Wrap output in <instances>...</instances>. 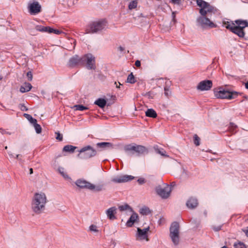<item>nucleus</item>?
Here are the masks:
<instances>
[{"label": "nucleus", "instance_id": "1", "mask_svg": "<svg viewBox=\"0 0 248 248\" xmlns=\"http://www.w3.org/2000/svg\"><path fill=\"white\" fill-rule=\"evenodd\" d=\"M47 202V198L45 193L42 192L35 193L31 203L32 212L37 214H41L45 210Z\"/></svg>", "mask_w": 248, "mask_h": 248}, {"label": "nucleus", "instance_id": "2", "mask_svg": "<svg viewBox=\"0 0 248 248\" xmlns=\"http://www.w3.org/2000/svg\"><path fill=\"white\" fill-rule=\"evenodd\" d=\"M107 26V23L105 20L94 21L89 24L86 29V33H99L105 29Z\"/></svg>", "mask_w": 248, "mask_h": 248}, {"label": "nucleus", "instance_id": "3", "mask_svg": "<svg viewBox=\"0 0 248 248\" xmlns=\"http://www.w3.org/2000/svg\"><path fill=\"white\" fill-rule=\"evenodd\" d=\"M198 6L201 7L199 12L201 16H211L216 11V8L203 0H196Z\"/></svg>", "mask_w": 248, "mask_h": 248}, {"label": "nucleus", "instance_id": "4", "mask_svg": "<svg viewBox=\"0 0 248 248\" xmlns=\"http://www.w3.org/2000/svg\"><path fill=\"white\" fill-rule=\"evenodd\" d=\"M215 95L218 98L232 99L236 98L238 93L231 91L223 88H219L214 92Z\"/></svg>", "mask_w": 248, "mask_h": 248}, {"label": "nucleus", "instance_id": "5", "mask_svg": "<svg viewBox=\"0 0 248 248\" xmlns=\"http://www.w3.org/2000/svg\"><path fill=\"white\" fill-rule=\"evenodd\" d=\"M156 194L162 199H167L170 197L172 191V187L166 183L156 186L155 188Z\"/></svg>", "mask_w": 248, "mask_h": 248}, {"label": "nucleus", "instance_id": "6", "mask_svg": "<svg viewBox=\"0 0 248 248\" xmlns=\"http://www.w3.org/2000/svg\"><path fill=\"white\" fill-rule=\"evenodd\" d=\"M78 155V157L81 159H88L94 156L96 154V151L91 146L88 145L82 148Z\"/></svg>", "mask_w": 248, "mask_h": 248}, {"label": "nucleus", "instance_id": "7", "mask_svg": "<svg viewBox=\"0 0 248 248\" xmlns=\"http://www.w3.org/2000/svg\"><path fill=\"white\" fill-rule=\"evenodd\" d=\"M208 16H200L197 19V22L198 25L202 28H214L216 27L215 24L211 21L210 17Z\"/></svg>", "mask_w": 248, "mask_h": 248}, {"label": "nucleus", "instance_id": "8", "mask_svg": "<svg viewBox=\"0 0 248 248\" xmlns=\"http://www.w3.org/2000/svg\"><path fill=\"white\" fill-rule=\"evenodd\" d=\"M86 64L88 69H94L95 58L91 54H87L82 56V65Z\"/></svg>", "mask_w": 248, "mask_h": 248}, {"label": "nucleus", "instance_id": "9", "mask_svg": "<svg viewBox=\"0 0 248 248\" xmlns=\"http://www.w3.org/2000/svg\"><path fill=\"white\" fill-rule=\"evenodd\" d=\"M149 229L150 227L149 226L142 229L138 228L137 232L135 235L136 240L138 241L145 240L146 241H148V232Z\"/></svg>", "mask_w": 248, "mask_h": 248}, {"label": "nucleus", "instance_id": "10", "mask_svg": "<svg viewBox=\"0 0 248 248\" xmlns=\"http://www.w3.org/2000/svg\"><path fill=\"white\" fill-rule=\"evenodd\" d=\"M29 12L31 15H35L41 12V6L38 2L35 1L28 4Z\"/></svg>", "mask_w": 248, "mask_h": 248}, {"label": "nucleus", "instance_id": "11", "mask_svg": "<svg viewBox=\"0 0 248 248\" xmlns=\"http://www.w3.org/2000/svg\"><path fill=\"white\" fill-rule=\"evenodd\" d=\"M212 81L205 80L201 81L197 86V89L202 91H208L212 87Z\"/></svg>", "mask_w": 248, "mask_h": 248}, {"label": "nucleus", "instance_id": "12", "mask_svg": "<svg viewBox=\"0 0 248 248\" xmlns=\"http://www.w3.org/2000/svg\"><path fill=\"white\" fill-rule=\"evenodd\" d=\"M125 150L128 151H135L139 154L144 153L146 151V148L141 145H129L125 147Z\"/></svg>", "mask_w": 248, "mask_h": 248}, {"label": "nucleus", "instance_id": "13", "mask_svg": "<svg viewBox=\"0 0 248 248\" xmlns=\"http://www.w3.org/2000/svg\"><path fill=\"white\" fill-rule=\"evenodd\" d=\"M134 178V177L131 175H124L117 176L112 179V181L115 183H124L131 180Z\"/></svg>", "mask_w": 248, "mask_h": 248}, {"label": "nucleus", "instance_id": "14", "mask_svg": "<svg viewBox=\"0 0 248 248\" xmlns=\"http://www.w3.org/2000/svg\"><path fill=\"white\" fill-rule=\"evenodd\" d=\"M68 64L72 67L82 65V57H79L77 55L73 56L69 59Z\"/></svg>", "mask_w": 248, "mask_h": 248}, {"label": "nucleus", "instance_id": "15", "mask_svg": "<svg viewBox=\"0 0 248 248\" xmlns=\"http://www.w3.org/2000/svg\"><path fill=\"white\" fill-rule=\"evenodd\" d=\"M76 185L81 188H86L90 190L91 183L83 179H78L75 183Z\"/></svg>", "mask_w": 248, "mask_h": 248}, {"label": "nucleus", "instance_id": "16", "mask_svg": "<svg viewBox=\"0 0 248 248\" xmlns=\"http://www.w3.org/2000/svg\"><path fill=\"white\" fill-rule=\"evenodd\" d=\"M116 214V208L112 207L106 211V214L108 218L110 220H114L116 218L115 214Z\"/></svg>", "mask_w": 248, "mask_h": 248}, {"label": "nucleus", "instance_id": "17", "mask_svg": "<svg viewBox=\"0 0 248 248\" xmlns=\"http://www.w3.org/2000/svg\"><path fill=\"white\" fill-rule=\"evenodd\" d=\"M180 233V226L178 222H173L170 228V234Z\"/></svg>", "mask_w": 248, "mask_h": 248}, {"label": "nucleus", "instance_id": "18", "mask_svg": "<svg viewBox=\"0 0 248 248\" xmlns=\"http://www.w3.org/2000/svg\"><path fill=\"white\" fill-rule=\"evenodd\" d=\"M198 202L197 199L195 198H190L186 202V206L189 209H194L198 205Z\"/></svg>", "mask_w": 248, "mask_h": 248}, {"label": "nucleus", "instance_id": "19", "mask_svg": "<svg viewBox=\"0 0 248 248\" xmlns=\"http://www.w3.org/2000/svg\"><path fill=\"white\" fill-rule=\"evenodd\" d=\"M138 219V215L137 214L134 212H132V214L130 216V217L127 220L126 222V226L129 227H132L134 223L136 222V221Z\"/></svg>", "mask_w": 248, "mask_h": 248}, {"label": "nucleus", "instance_id": "20", "mask_svg": "<svg viewBox=\"0 0 248 248\" xmlns=\"http://www.w3.org/2000/svg\"><path fill=\"white\" fill-rule=\"evenodd\" d=\"M57 171L63 177V178L68 181H71L72 179L67 174L65 169L62 167H59Z\"/></svg>", "mask_w": 248, "mask_h": 248}, {"label": "nucleus", "instance_id": "21", "mask_svg": "<svg viewBox=\"0 0 248 248\" xmlns=\"http://www.w3.org/2000/svg\"><path fill=\"white\" fill-rule=\"evenodd\" d=\"M170 238L173 245L177 246L180 241V233L169 235Z\"/></svg>", "mask_w": 248, "mask_h": 248}, {"label": "nucleus", "instance_id": "22", "mask_svg": "<svg viewBox=\"0 0 248 248\" xmlns=\"http://www.w3.org/2000/svg\"><path fill=\"white\" fill-rule=\"evenodd\" d=\"M234 33L237 34L240 37H243L245 36V32L243 30L240 28L235 26L232 31Z\"/></svg>", "mask_w": 248, "mask_h": 248}, {"label": "nucleus", "instance_id": "23", "mask_svg": "<svg viewBox=\"0 0 248 248\" xmlns=\"http://www.w3.org/2000/svg\"><path fill=\"white\" fill-rule=\"evenodd\" d=\"M96 146L103 149H107L112 147V145L111 143L107 142L97 143Z\"/></svg>", "mask_w": 248, "mask_h": 248}, {"label": "nucleus", "instance_id": "24", "mask_svg": "<svg viewBox=\"0 0 248 248\" xmlns=\"http://www.w3.org/2000/svg\"><path fill=\"white\" fill-rule=\"evenodd\" d=\"M32 88L31 85L29 83H25L20 88L21 93H25L30 91Z\"/></svg>", "mask_w": 248, "mask_h": 248}, {"label": "nucleus", "instance_id": "25", "mask_svg": "<svg viewBox=\"0 0 248 248\" xmlns=\"http://www.w3.org/2000/svg\"><path fill=\"white\" fill-rule=\"evenodd\" d=\"M104 189L103 185H94L91 183L90 190H93L95 192H99Z\"/></svg>", "mask_w": 248, "mask_h": 248}, {"label": "nucleus", "instance_id": "26", "mask_svg": "<svg viewBox=\"0 0 248 248\" xmlns=\"http://www.w3.org/2000/svg\"><path fill=\"white\" fill-rule=\"evenodd\" d=\"M119 209L121 212L126 211L127 213H132L133 210L132 208L128 205L124 204L119 206Z\"/></svg>", "mask_w": 248, "mask_h": 248}, {"label": "nucleus", "instance_id": "27", "mask_svg": "<svg viewBox=\"0 0 248 248\" xmlns=\"http://www.w3.org/2000/svg\"><path fill=\"white\" fill-rule=\"evenodd\" d=\"M235 22L237 25L236 26L241 28L243 30L245 27H247V21L246 20H236Z\"/></svg>", "mask_w": 248, "mask_h": 248}, {"label": "nucleus", "instance_id": "28", "mask_svg": "<svg viewBox=\"0 0 248 248\" xmlns=\"http://www.w3.org/2000/svg\"><path fill=\"white\" fill-rule=\"evenodd\" d=\"M107 103L106 101L104 99L99 98L96 100L94 104L97 106H98L101 108H103L105 107Z\"/></svg>", "mask_w": 248, "mask_h": 248}, {"label": "nucleus", "instance_id": "29", "mask_svg": "<svg viewBox=\"0 0 248 248\" xmlns=\"http://www.w3.org/2000/svg\"><path fill=\"white\" fill-rule=\"evenodd\" d=\"M77 148L76 146L71 145H67L63 148V151L65 152L74 153L75 150Z\"/></svg>", "mask_w": 248, "mask_h": 248}, {"label": "nucleus", "instance_id": "30", "mask_svg": "<svg viewBox=\"0 0 248 248\" xmlns=\"http://www.w3.org/2000/svg\"><path fill=\"white\" fill-rule=\"evenodd\" d=\"M146 116L152 118H155L157 116L156 112L152 108L148 109L145 112Z\"/></svg>", "mask_w": 248, "mask_h": 248}, {"label": "nucleus", "instance_id": "31", "mask_svg": "<svg viewBox=\"0 0 248 248\" xmlns=\"http://www.w3.org/2000/svg\"><path fill=\"white\" fill-rule=\"evenodd\" d=\"M49 27H45L41 25H36L35 29L41 32H48Z\"/></svg>", "mask_w": 248, "mask_h": 248}, {"label": "nucleus", "instance_id": "32", "mask_svg": "<svg viewBox=\"0 0 248 248\" xmlns=\"http://www.w3.org/2000/svg\"><path fill=\"white\" fill-rule=\"evenodd\" d=\"M223 24L226 28L230 30L231 31H232L233 28L235 26V24L232 22L225 21L223 22Z\"/></svg>", "mask_w": 248, "mask_h": 248}, {"label": "nucleus", "instance_id": "33", "mask_svg": "<svg viewBox=\"0 0 248 248\" xmlns=\"http://www.w3.org/2000/svg\"><path fill=\"white\" fill-rule=\"evenodd\" d=\"M23 116L31 124H33L35 122H37V120L35 119L32 118V117L28 114L25 113Z\"/></svg>", "mask_w": 248, "mask_h": 248}, {"label": "nucleus", "instance_id": "34", "mask_svg": "<svg viewBox=\"0 0 248 248\" xmlns=\"http://www.w3.org/2000/svg\"><path fill=\"white\" fill-rule=\"evenodd\" d=\"M140 212L143 215H147L150 214L151 211L148 208L144 207L140 209Z\"/></svg>", "mask_w": 248, "mask_h": 248}, {"label": "nucleus", "instance_id": "35", "mask_svg": "<svg viewBox=\"0 0 248 248\" xmlns=\"http://www.w3.org/2000/svg\"><path fill=\"white\" fill-rule=\"evenodd\" d=\"M127 82L130 83H134L135 82V78L132 73L128 75L127 78Z\"/></svg>", "mask_w": 248, "mask_h": 248}, {"label": "nucleus", "instance_id": "36", "mask_svg": "<svg viewBox=\"0 0 248 248\" xmlns=\"http://www.w3.org/2000/svg\"><path fill=\"white\" fill-rule=\"evenodd\" d=\"M33 125L35 129L36 132L37 134H39L42 131V128L41 126L37 123V122H35V123H33Z\"/></svg>", "mask_w": 248, "mask_h": 248}, {"label": "nucleus", "instance_id": "37", "mask_svg": "<svg viewBox=\"0 0 248 248\" xmlns=\"http://www.w3.org/2000/svg\"><path fill=\"white\" fill-rule=\"evenodd\" d=\"M74 108H75L76 110L83 111L87 109L88 108L81 105H76L74 106Z\"/></svg>", "mask_w": 248, "mask_h": 248}, {"label": "nucleus", "instance_id": "38", "mask_svg": "<svg viewBox=\"0 0 248 248\" xmlns=\"http://www.w3.org/2000/svg\"><path fill=\"white\" fill-rule=\"evenodd\" d=\"M137 6V2L136 0H133L131 1L128 5V8L130 10L135 9Z\"/></svg>", "mask_w": 248, "mask_h": 248}, {"label": "nucleus", "instance_id": "39", "mask_svg": "<svg viewBox=\"0 0 248 248\" xmlns=\"http://www.w3.org/2000/svg\"><path fill=\"white\" fill-rule=\"evenodd\" d=\"M48 33H53L56 34H60L62 33V31L58 30H55L53 28H49Z\"/></svg>", "mask_w": 248, "mask_h": 248}, {"label": "nucleus", "instance_id": "40", "mask_svg": "<svg viewBox=\"0 0 248 248\" xmlns=\"http://www.w3.org/2000/svg\"><path fill=\"white\" fill-rule=\"evenodd\" d=\"M155 149L157 153L161 155L162 156H166V152L163 149H159L157 147H155Z\"/></svg>", "mask_w": 248, "mask_h": 248}, {"label": "nucleus", "instance_id": "41", "mask_svg": "<svg viewBox=\"0 0 248 248\" xmlns=\"http://www.w3.org/2000/svg\"><path fill=\"white\" fill-rule=\"evenodd\" d=\"M89 230L91 232H99L97 226L93 224H92L91 226H90Z\"/></svg>", "mask_w": 248, "mask_h": 248}, {"label": "nucleus", "instance_id": "42", "mask_svg": "<svg viewBox=\"0 0 248 248\" xmlns=\"http://www.w3.org/2000/svg\"><path fill=\"white\" fill-rule=\"evenodd\" d=\"M234 248H247L245 245L243 243L239 242L234 244Z\"/></svg>", "mask_w": 248, "mask_h": 248}, {"label": "nucleus", "instance_id": "43", "mask_svg": "<svg viewBox=\"0 0 248 248\" xmlns=\"http://www.w3.org/2000/svg\"><path fill=\"white\" fill-rule=\"evenodd\" d=\"M200 138L197 135H195L194 136V144L196 146H199L200 145Z\"/></svg>", "mask_w": 248, "mask_h": 248}, {"label": "nucleus", "instance_id": "44", "mask_svg": "<svg viewBox=\"0 0 248 248\" xmlns=\"http://www.w3.org/2000/svg\"><path fill=\"white\" fill-rule=\"evenodd\" d=\"M237 127V126L233 124V123H230V126H229V130L231 132H233L234 129H235Z\"/></svg>", "mask_w": 248, "mask_h": 248}, {"label": "nucleus", "instance_id": "45", "mask_svg": "<svg viewBox=\"0 0 248 248\" xmlns=\"http://www.w3.org/2000/svg\"><path fill=\"white\" fill-rule=\"evenodd\" d=\"M19 108L22 110V111H27L28 110L27 108L25 106V105L24 104H20L19 105Z\"/></svg>", "mask_w": 248, "mask_h": 248}, {"label": "nucleus", "instance_id": "46", "mask_svg": "<svg viewBox=\"0 0 248 248\" xmlns=\"http://www.w3.org/2000/svg\"><path fill=\"white\" fill-rule=\"evenodd\" d=\"M164 91H165L164 93L166 96H168L170 94L171 92L169 90V88H168L167 87H165L164 88Z\"/></svg>", "mask_w": 248, "mask_h": 248}, {"label": "nucleus", "instance_id": "47", "mask_svg": "<svg viewBox=\"0 0 248 248\" xmlns=\"http://www.w3.org/2000/svg\"><path fill=\"white\" fill-rule=\"evenodd\" d=\"M55 134L57 135L56 139L60 141H62V135L58 132H56Z\"/></svg>", "mask_w": 248, "mask_h": 248}, {"label": "nucleus", "instance_id": "48", "mask_svg": "<svg viewBox=\"0 0 248 248\" xmlns=\"http://www.w3.org/2000/svg\"><path fill=\"white\" fill-rule=\"evenodd\" d=\"M137 182L139 183L140 185H142L145 183V180L143 178H140L138 179Z\"/></svg>", "mask_w": 248, "mask_h": 248}, {"label": "nucleus", "instance_id": "49", "mask_svg": "<svg viewBox=\"0 0 248 248\" xmlns=\"http://www.w3.org/2000/svg\"><path fill=\"white\" fill-rule=\"evenodd\" d=\"M27 76L30 81H31L32 79V75L31 71L27 72Z\"/></svg>", "mask_w": 248, "mask_h": 248}, {"label": "nucleus", "instance_id": "50", "mask_svg": "<svg viewBox=\"0 0 248 248\" xmlns=\"http://www.w3.org/2000/svg\"><path fill=\"white\" fill-rule=\"evenodd\" d=\"M22 155H17L16 156V158L21 163H22L23 161L21 159Z\"/></svg>", "mask_w": 248, "mask_h": 248}, {"label": "nucleus", "instance_id": "51", "mask_svg": "<svg viewBox=\"0 0 248 248\" xmlns=\"http://www.w3.org/2000/svg\"><path fill=\"white\" fill-rule=\"evenodd\" d=\"M221 226H218L217 227H213V228L215 231L217 232L221 230Z\"/></svg>", "mask_w": 248, "mask_h": 248}, {"label": "nucleus", "instance_id": "52", "mask_svg": "<svg viewBox=\"0 0 248 248\" xmlns=\"http://www.w3.org/2000/svg\"><path fill=\"white\" fill-rule=\"evenodd\" d=\"M0 132L2 134H9V135L10 134V133L6 132L3 129H0Z\"/></svg>", "mask_w": 248, "mask_h": 248}, {"label": "nucleus", "instance_id": "53", "mask_svg": "<svg viewBox=\"0 0 248 248\" xmlns=\"http://www.w3.org/2000/svg\"><path fill=\"white\" fill-rule=\"evenodd\" d=\"M135 65L137 67H140V62L139 60H137L135 62Z\"/></svg>", "mask_w": 248, "mask_h": 248}, {"label": "nucleus", "instance_id": "54", "mask_svg": "<svg viewBox=\"0 0 248 248\" xmlns=\"http://www.w3.org/2000/svg\"><path fill=\"white\" fill-rule=\"evenodd\" d=\"M243 232H245L246 235L248 236V227H247L245 229H243Z\"/></svg>", "mask_w": 248, "mask_h": 248}, {"label": "nucleus", "instance_id": "55", "mask_svg": "<svg viewBox=\"0 0 248 248\" xmlns=\"http://www.w3.org/2000/svg\"><path fill=\"white\" fill-rule=\"evenodd\" d=\"M180 0H171V1L173 3H177V4H179L180 3Z\"/></svg>", "mask_w": 248, "mask_h": 248}, {"label": "nucleus", "instance_id": "56", "mask_svg": "<svg viewBox=\"0 0 248 248\" xmlns=\"http://www.w3.org/2000/svg\"><path fill=\"white\" fill-rule=\"evenodd\" d=\"M8 154L11 158L14 157V155L11 153V152H8Z\"/></svg>", "mask_w": 248, "mask_h": 248}, {"label": "nucleus", "instance_id": "57", "mask_svg": "<svg viewBox=\"0 0 248 248\" xmlns=\"http://www.w3.org/2000/svg\"><path fill=\"white\" fill-rule=\"evenodd\" d=\"M245 87L246 89H248V81L245 83Z\"/></svg>", "mask_w": 248, "mask_h": 248}, {"label": "nucleus", "instance_id": "58", "mask_svg": "<svg viewBox=\"0 0 248 248\" xmlns=\"http://www.w3.org/2000/svg\"><path fill=\"white\" fill-rule=\"evenodd\" d=\"M33 173V169L32 168H31L30 169V173L32 174Z\"/></svg>", "mask_w": 248, "mask_h": 248}, {"label": "nucleus", "instance_id": "59", "mask_svg": "<svg viewBox=\"0 0 248 248\" xmlns=\"http://www.w3.org/2000/svg\"><path fill=\"white\" fill-rule=\"evenodd\" d=\"M119 48L120 50L122 51L124 50L122 46H120L119 47Z\"/></svg>", "mask_w": 248, "mask_h": 248}, {"label": "nucleus", "instance_id": "60", "mask_svg": "<svg viewBox=\"0 0 248 248\" xmlns=\"http://www.w3.org/2000/svg\"><path fill=\"white\" fill-rule=\"evenodd\" d=\"M172 15V16H173V19L174 20V17H175L174 13L173 12Z\"/></svg>", "mask_w": 248, "mask_h": 248}, {"label": "nucleus", "instance_id": "61", "mask_svg": "<svg viewBox=\"0 0 248 248\" xmlns=\"http://www.w3.org/2000/svg\"><path fill=\"white\" fill-rule=\"evenodd\" d=\"M5 149H7V146H5Z\"/></svg>", "mask_w": 248, "mask_h": 248}, {"label": "nucleus", "instance_id": "62", "mask_svg": "<svg viewBox=\"0 0 248 248\" xmlns=\"http://www.w3.org/2000/svg\"><path fill=\"white\" fill-rule=\"evenodd\" d=\"M116 87H117V88H120V87H119V86H118L117 85H116Z\"/></svg>", "mask_w": 248, "mask_h": 248}, {"label": "nucleus", "instance_id": "63", "mask_svg": "<svg viewBox=\"0 0 248 248\" xmlns=\"http://www.w3.org/2000/svg\"><path fill=\"white\" fill-rule=\"evenodd\" d=\"M247 27L248 26V22L247 21Z\"/></svg>", "mask_w": 248, "mask_h": 248}, {"label": "nucleus", "instance_id": "64", "mask_svg": "<svg viewBox=\"0 0 248 248\" xmlns=\"http://www.w3.org/2000/svg\"><path fill=\"white\" fill-rule=\"evenodd\" d=\"M2 79V78L0 77V80Z\"/></svg>", "mask_w": 248, "mask_h": 248}]
</instances>
